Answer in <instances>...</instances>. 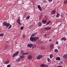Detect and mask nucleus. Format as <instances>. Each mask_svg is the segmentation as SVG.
<instances>
[{
    "label": "nucleus",
    "instance_id": "obj_1",
    "mask_svg": "<svg viewBox=\"0 0 67 67\" xmlns=\"http://www.w3.org/2000/svg\"><path fill=\"white\" fill-rule=\"evenodd\" d=\"M39 38V37H31L30 38L31 41L32 42H36Z\"/></svg>",
    "mask_w": 67,
    "mask_h": 67
},
{
    "label": "nucleus",
    "instance_id": "obj_2",
    "mask_svg": "<svg viewBox=\"0 0 67 67\" xmlns=\"http://www.w3.org/2000/svg\"><path fill=\"white\" fill-rule=\"evenodd\" d=\"M3 25H5V26H6V27L8 28L10 25V24L9 23H7V22H4L3 23Z\"/></svg>",
    "mask_w": 67,
    "mask_h": 67
},
{
    "label": "nucleus",
    "instance_id": "obj_3",
    "mask_svg": "<svg viewBox=\"0 0 67 67\" xmlns=\"http://www.w3.org/2000/svg\"><path fill=\"white\" fill-rule=\"evenodd\" d=\"M43 57V56L42 55H40L37 56V59L39 60L40 59H41V58H42V57Z\"/></svg>",
    "mask_w": 67,
    "mask_h": 67
},
{
    "label": "nucleus",
    "instance_id": "obj_4",
    "mask_svg": "<svg viewBox=\"0 0 67 67\" xmlns=\"http://www.w3.org/2000/svg\"><path fill=\"white\" fill-rule=\"evenodd\" d=\"M41 67H48V65L44 64H41L40 65Z\"/></svg>",
    "mask_w": 67,
    "mask_h": 67
},
{
    "label": "nucleus",
    "instance_id": "obj_5",
    "mask_svg": "<svg viewBox=\"0 0 67 67\" xmlns=\"http://www.w3.org/2000/svg\"><path fill=\"white\" fill-rule=\"evenodd\" d=\"M32 46H33V44L32 43L29 44L27 45V47H32Z\"/></svg>",
    "mask_w": 67,
    "mask_h": 67
},
{
    "label": "nucleus",
    "instance_id": "obj_6",
    "mask_svg": "<svg viewBox=\"0 0 67 67\" xmlns=\"http://www.w3.org/2000/svg\"><path fill=\"white\" fill-rule=\"evenodd\" d=\"M32 58V56L31 55H29L28 56V59H31Z\"/></svg>",
    "mask_w": 67,
    "mask_h": 67
},
{
    "label": "nucleus",
    "instance_id": "obj_7",
    "mask_svg": "<svg viewBox=\"0 0 67 67\" xmlns=\"http://www.w3.org/2000/svg\"><path fill=\"white\" fill-rule=\"evenodd\" d=\"M51 27H48L46 28H45L44 29V30H51Z\"/></svg>",
    "mask_w": 67,
    "mask_h": 67
},
{
    "label": "nucleus",
    "instance_id": "obj_8",
    "mask_svg": "<svg viewBox=\"0 0 67 67\" xmlns=\"http://www.w3.org/2000/svg\"><path fill=\"white\" fill-rule=\"evenodd\" d=\"M37 7L39 10H40L41 11H42V8H41V6H40V5H38L37 6Z\"/></svg>",
    "mask_w": 67,
    "mask_h": 67
},
{
    "label": "nucleus",
    "instance_id": "obj_9",
    "mask_svg": "<svg viewBox=\"0 0 67 67\" xmlns=\"http://www.w3.org/2000/svg\"><path fill=\"white\" fill-rule=\"evenodd\" d=\"M56 13V10H54L51 12V14L52 15H53V14H55Z\"/></svg>",
    "mask_w": 67,
    "mask_h": 67
},
{
    "label": "nucleus",
    "instance_id": "obj_10",
    "mask_svg": "<svg viewBox=\"0 0 67 67\" xmlns=\"http://www.w3.org/2000/svg\"><path fill=\"white\" fill-rule=\"evenodd\" d=\"M42 25V23L41 22H39L38 24V26L40 27V26H41Z\"/></svg>",
    "mask_w": 67,
    "mask_h": 67
},
{
    "label": "nucleus",
    "instance_id": "obj_11",
    "mask_svg": "<svg viewBox=\"0 0 67 67\" xmlns=\"http://www.w3.org/2000/svg\"><path fill=\"white\" fill-rule=\"evenodd\" d=\"M53 47H54V44H51L50 45V48L51 49H53Z\"/></svg>",
    "mask_w": 67,
    "mask_h": 67
},
{
    "label": "nucleus",
    "instance_id": "obj_12",
    "mask_svg": "<svg viewBox=\"0 0 67 67\" xmlns=\"http://www.w3.org/2000/svg\"><path fill=\"white\" fill-rule=\"evenodd\" d=\"M10 63V61H9V60H8L6 61L5 62V64H8L9 63Z\"/></svg>",
    "mask_w": 67,
    "mask_h": 67
},
{
    "label": "nucleus",
    "instance_id": "obj_13",
    "mask_svg": "<svg viewBox=\"0 0 67 67\" xmlns=\"http://www.w3.org/2000/svg\"><path fill=\"white\" fill-rule=\"evenodd\" d=\"M42 23H43L44 24L45 23H46L47 22V21H46V20H42Z\"/></svg>",
    "mask_w": 67,
    "mask_h": 67
},
{
    "label": "nucleus",
    "instance_id": "obj_14",
    "mask_svg": "<svg viewBox=\"0 0 67 67\" xmlns=\"http://www.w3.org/2000/svg\"><path fill=\"white\" fill-rule=\"evenodd\" d=\"M55 59L57 60H60V58L59 57H58L56 58Z\"/></svg>",
    "mask_w": 67,
    "mask_h": 67
},
{
    "label": "nucleus",
    "instance_id": "obj_15",
    "mask_svg": "<svg viewBox=\"0 0 67 67\" xmlns=\"http://www.w3.org/2000/svg\"><path fill=\"white\" fill-rule=\"evenodd\" d=\"M20 61V58H18L16 59V62L17 63H19Z\"/></svg>",
    "mask_w": 67,
    "mask_h": 67
},
{
    "label": "nucleus",
    "instance_id": "obj_16",
    "mask_svg": "<svg viewBox=\"0 0 67 67\" xmlns=\"http://www.w3.org/2000/svg\"><path fill=\"white\" fill-rule=\"evenodd\" d=\"M25 57V56H24V55H21L20 56V58L22 59V58H24V57Z\"/></svg>",
    "mask_w": 67,
    "mask_h": 67
},
{
    "label": "nucleus",
    "instance_id": "obj_17",
    "mask_svg": "<svg viewBox=\"0 0 67 67\" xmlns=\"http://www.w3.org/2000/svg\"><path fill=\"white\" fill-rule=\"evenodd\" d=\"M66 38L63 37L62 38V40H63V41H66Z\"/></svg>",
    "mask_w": 67,
    "mask_h": 67
},
{
    "label": "nucleus",
    "instance_id": "obj_18",
    "mask_svg": "<svg viewBox=\"0 0 67 67\" xmlns=\"http://www.w3.org/2000/svg\"><path fill=\"white\" fill-rule=\"evenodd\" d=\"M19 53V51H18L15 52V55H18Z\"/></svg>",
    "mask_w": 67,
    "mask_h": 67
},
{
    "label": "nucleus",
    "instance_id": "obj_19",
    "mask_svg": "<svg viewBox=\"0 0 67 67\" xmlns=\"http://www.w3.org/2000/svg\"><path fill=\"white\" fill-rule=\"evenodd\" d=\"M52 22L50 21H49L46 24V25H48L49 23H51Z\"/></svg>",
    "mask_w": 67,
    "mask_h": 67
},
{
    "label": "nucleus",
    "instance_id": "obj_20",
    "mask_svg": "<svg viewBox=\"0 0 67 67\" xmlns=\"http://www.w3.org/2000/svg\"><path fill=\"white\" fill-rule=\"evenodd\" d=\"M64 58H67V55H65L63 56Z\"/></svg>",
    "mask_w": 67,
    "mask_h": 67
},
{
    "label": "nucleus",
    "instance_id": "obj_21",
    "mask_svg": "<svg viewBox=\"0 0 67 67\" xmlns=\"http://www.w3.org/2000/svg\"><path fill=\"white\" fill-rule=\"evenodd\" d=\"M64 64V62L63 61L59 63V65H62V64Z\"/></svg>",
    "mask_w": 67,
    "mask_h": 67
},
{
    "label": "nucleus",
    "instance_id": "obj_22",
    "mask_svg": "<svg viewBox=\"0 0 67 67\" xmlns=\"http://www.w3.org/2000/svg\"><path fill=\"white\" fill-rule=\"evenodd\" d=\"M17 22H18V24H20V20L19 19H17Z\"/></svg>",
    "mask_w": 67,
    "mask_h": 67
},
{
    "label": "nucleus",
    "instance_id": "obj_23",
    "mask_svg": "<svg viewBox=\"0 0 67 67\" xmlns=\"http://www.w3.org/2000/svg\"><path fill=\"white\" fill-rule=\"evenodd\" d=\"M32 46V49H34V48H35V47H36V46L34 45H33V46Z\"/></svg>",
    "mask_w": 67,
    "mask_h": 67
},
{
    "label": "nucleus",
    "instance_id": "obj_24",
    "mask_svg": "<svg viewBox=\"0 0 67 67\" xmlns=\"http://www.w3.org/2000/svg\"><path fill=\"white\" fill-rule=\"evenodd\" d=\"M35 36V35L34 34H32V35H31V36L32 37H34Z\"/></svg>",
    "mask_w": 67,
    "mask_h": 67
},
{
    "label": "nucleus",
    "instance_id": "obj_25",
    "mask_svg": "<svg viewBox=\"0 0 67 67\" xmlns=\"http://www.w3.org/2000/svg\"><path fill=\"white\" fill-rule=\"evenodd\" d=\"M54 52H56V53H58V50L57 49H56L54 50Z\"/></svg>",
    "mask_w": 67,
    "mask_h": 67
},
{
    "label": "nucleus",
    "instance_id": "obj_26",
    "mask_svg": "<svg viewBox=\"0 0 67 67\" xmlns=\"http://www.w3.org/2000/svg\"><path fill=\"white\" fill-rule=\"evenodd\" d=\"M3 35H4V34H0V36L2 37L3 36Z\"/></svg>",
    "mask_w": 67,
    "mask_h": 67
},
{
    "label": "nucleus",
    "instance_id": "obj_27",
    "mask_svg": "<svg viewBox=\"0 0 67 67\" xmlns=\"http://www.w3.org/2000/svg\"><path fill=\"white\" fill-rule=\"evenodd\" d=\"M41 48L42 49H45V46H42L41 47Z\"/></svg>",
    "mask_w": 67,
    "mask_h": 67
},
{
    "label": "nucleus",
    "instance_id": "obj_28",
    "mask_svg": "<svg viewBox=\"0 0 67 67\" xmlns=\"http://www.w3.org/2000/svg\"><path fill=\"white\" fill-rule=\"evenodd\" d=\"M30 16H27L26 18V19L27 20H28V19H30Z\"/></svg>",
    "mask_w": 67,
    "mask_h": 67
},
{
    "label": "nucleus",
    "instance_id": "obj_29",
    "mask_svg": "<svg viewBox=\"0 0 67 67\" xmlns=\"http://www.w3.org/2000/svg\"><path fill=\"white\" fill-rule=\"evenodd\" d=\"M47 60L48 61V62H51V60L49 58H48L47 59Z\"/></svg>",
    "mask_w": 67,
    "mask_h": 67
},
{
    "label": "nucleus",
    "instance_id": "obj_30",
    "mask_svg": "<svg viewBox=\"0 0 67 67\" xmlns=\"http://www.w3.org/2000/svg\"><path fill=\"white\" fill-rule=\"evenodd\" d=\"M11 27H12V25H10L9 27L8 28V29H11Z\"/></svg>",
    "mask_w": 67,
    "mask_h": 67
},
{
    "label": "nucleus",
    "instance_id": "obj_31",
    "mask_svg": "<svg viewBox=\"0 0 67 67\" xmlns=\"http://www.w3.org/2000/svg\"><path fill=\"white\" fill-rule=\"evenodd\" d=\"M50 58H53V54H51L50 55Z\"/></svg>",
    "mask_w": 67,
    "mask_h": 67
},
{
    "label": "nucleus",
    "instance_id": "obj_32",
    "mask_svg": "<svg viewBox=\"0 0 67 67\" xmlns=\"http://www.w3.org/2000/svg\"><path fill=\"white\" fill-rule=\"evenodd\" d=\"M64 4H66L67 3V0L65 1L64 2Z\"/></svg>",
    "mask_w": 67,
    "mask_h": 67
},
{
    "label": "nucleus",
    "instance_id": "obj_33",
    "mask_svg": "<svg viewBox=\"0 0 67 67\" xmlns=\"http://www.w3.org/2000/svg\"><path fill=\"white\" fill-rule=\"evenodd\" d=\"M42 41H39V44H42Z\"/></svg>",
    "mask_w": 67,
    "mask_h": 67
},
{
    "label": "nucleus",
    "instance_id": "obj_34",
    "mask_svg": "<svg viewBox=\"0 0 67 67\" xmlns=\"http://www.w3.org/2000/svg\"><path fill=\"white\" fill-rule=\"evenodd\" d=\"M23 29V26H22V27H21L20 28V29L21 30H22Z\"/></svg>",
    "mask_w": 67,
    "mask_h": 67
},
{
    "label": "nucleus",
    "instance_id": "obj_35",
    "mask_svg": "<svg viewBox=\"0 0 67 67\" xmlns=\"http://www.w3.org/2000/svg\"><path fill=\"white\" fill-rule=\"evenodd\" d=\"M15 56H16V55H15V53H14L13 54V55L12 57H14Z\"/></svg>",
    "mask_w": 67,
    "mask_h": 67
},
{
    "label": "nucleus",
    "instance_id": "obj_36",
    "mask_svg": "<svg viewBox=\"0 0 67 67\" xmlns=\"http://www.w3.org/2000/svg\"><path fill=\"white\" fill-rule=\"evenodd\" d=\"M47 2H46V1H43V3H44V4H45V3H46Z\"/></svg>",
    "mask_w": 67,
    "mask_h": 67
},
{
    "label": "nucleus",
    "instance_id": "obj_37",
    "mask_svg": "<svg viewBox=\"0 0 67 67\" xmlns=\"http://www.w3.org/2000/svg\"><path fill=\"white\" fill-rule=\"evenodd\" d=\"M11 67V65L9 64L7 65V67Z\"/></svg>",
    "mask_w": 67,
    "mask_h": 67
},
{
    "label": "nucleus",
    "instance_id": "obj_38",
    "mask_svg": "<svg viewBox=\"0 0 67 67\" xmlns=\"http://www.w3.org/2000/svg\"><path fill=\"white\" fill-rule=\"evenodd\" d=\"M23 53H24V51L23 50L21 52V54Z\"/></svg>",
    "mask_w": 67,
    "mask_h": 67
},
{
    "label": "nucleus",
    "instance_id": "obj_39",
    "mask_svg": "<svg viewBox=\"0 0 67 67\" xmlns=\"http://www.w3.org/2000/svg\"><path fill=\"white\" fill-rule=\"evenodd\" d=\"M42 15H43V14L42 13H41L40 15V17H42Z\"/></svg>",
    "mask_w": 67,
    "mask_h": 67
},
{
    "label": "nucleus",
    "instance_id": "obj_40",
    "mask_svg": "<svg viewBox=\"0 0 67 67\" xmlns=\"http://www.w3.org/2000/svg\"><path fill=\"white\" fill-rule=\"evenodd\" d=\"M28 54H29V53H25V55H28Z\"/></svg>",
    "mask_w": 67,
    "mask_h": 67
},
{
    "label": "nucleus",
    "instance_id": "obj_41",
    "mask_svg": "<svg viewBox=\"0 0 67 67\" xmlns=\"http://www.w3.org/2000/svg\"><path fill=\"white\" fill-rule=\"evenodd\" d=\"M63 14H62L61 15V17H62V18H63Z\"/></svg>",
    "mask_w": 67,
    "mask_h": 67
},
{
    "label": "nucleus",
    "instance_id": "obj_42",
    "mask_svg": "<svg viewBox=\"0 0 67 67\" xmlns=\"http://www.w3.org/2000/svg\"><path fill=\"white\" fill-rule=\"evenodd\" d=\"M48 1H49V2H52V1H53L52 0H48Z\"/></svg>",
    "mask_w": 67,
    "mask_h": 67
},
{
    "label": "nucleus",
    "instance_id": "obj_43",
    "mask_svg": "<svg viewBox=\"0 0 67 67\" xmlns=\"http://www.w3.org/2000/svg\"><path fill=\"white\" fill-rule=\"evenodd\" d=\"M57 67H63L61 65H58L57 66Z\"/></svg>",
    "mask_w": 67,
    "mask_h": 67
},
{
    "label": "nucleus",
    "instance_id": "obj_44",
    "mask_svg": "<svg viewBox=\"0 0 67 67\" xmlns=\"http://www.w3.org/2000/svg\"><path fill=\"white\" fill-rule=\"evenodd\" d=\"M19 24L20 25V26H21V25H22V23H19V24Z\"/></svg>",
    "mask_w": 67,
    "mask_h": 67
},
{
    "label": "nucleus",
    "instance_id": "obj_45",
    "mask_svg": "<svg viewBox=\"0 0 67 67\" xmlns=\"http://www.w3.org/2000/svg\"><path fill=\"white\" fill-rule=\"evenodd\" d=\"M56 44H58V42L57 41L56 42Z\"/></svg>",
    "mask_w": 67,
    "mask_h": 67
},
{
    "label": "nucleus",
    "instance_id": "obj_46",
    "mask_svg": "<svg viewBox=\"0 0 67 67\" xmlns=\"http://www.w3.org/2000/svg\"><path fill=\"white\" fill-rule=\"evenodd\" d=\"M25 37V35H23V38H24V37Z\"/></svg>",
    "mask_w": 67,
    "mask_h": 67
},
{
    "label": "nucleus",
    "instance_id": "obj_47",
    "mask_svg": "<svg viewBox=\"0 0 67 67\" xmlns=\"http://www.w3.org/2000/svg\"><path fill=\"white\" fill-rule=\"evenodd\" d=\"M21 54L22 55H25V53H23Z\"/></svg>",
    "mask_w": 67,
    "mask_h": 67
},
{
    "label": "nucleus",
    "instance_id": "obj_48",
    "mask_svg": "<svg viewBox=\"0 0 67 67\" xmlns=\"http://www.w3.org/2000/svg\"><path fill=\"white\" fill-rule=\"evenodd\" d=\"M57 15H59V16H60V14H59L58 13H57Z\"/></svg>",
    "mask_w": 67,
    "mask_h": 67
},
{
    "label": "nucleus",
    "instance_id": "obj_49",
    "mask_svg": "<svg viewBox=\"0 0 67 67\" xmlns=\"http://www.w3.org/2000/svg\"><path fill=\"white\" fill-rule=\"evenodd\" d=\"M47 35L46 34H45V35H44V37H46Z\"/></svg>",
    "mask_w": 67,
    "mask_h": 67
},
{
    "label": "nucleus",
    "instance_id": "obj_50",
    "mask_svg": "<svg viewBox=\"0 0 67 67\" xmlns=\"http://www.w3.org/2000/svg\"><path fill=\"white\" fill-rule=\"evenodd\" d=\"M34 34H35V35H36L37 34V33H34Z\"/></svg>",
    "mask_w": 67,
    "mask_h": 67
},
{
    "label": "nucleus",
    "instance_id": "obj_51",
    "mask_svg": "<svg viewBox=\"0 0 67 67\" xmlns=\"http://www.w3.org/2000/svg\"><path fill=\"white\" fill-rule=\"evenodd\" d=\"M56 17L57 18H58L59 17V16H58V15H57Z\"/></svg>",
    "mask_w": 67,
    "mask_h": 67
},
{
    "label": "nucleus",
    "instance_id": "obj_52",
    "mask_svg": "<svg viewBox=\"0 0 67 67\" xmlns=\"http://www.w3.org/2000/svg\"><path fill=\"white\" fill-rule=\"evenodd\" d=\"M33 25H32L30 26V27H33Z\"/></svg>",
    "mask_w": 67,
    "mask_h": 67
},
{
    "label": "nucleus",
    "instance_id": "obj_53",
    "mask_svg": "<svg viewBox=\"0 0 67 67\" xmlns=\"http://www.w3.org/2000/svg\"><path fill=\"white\" fill-rule=\"evenodd\" d=\"M52 40V39H50L49 40V42H51V41Z\"/></svg>",
    "mask_w": 67,
    "mask_h": 67
},
{
    "label": "nucleus",
    "instance_id": "obj_54",
    "mask_svg": "<svg viewBox=\"0 0 67 67\" xmlns=\"http://www.w3.org/2000/svg\"><path fill=\"white\" fill-rule=\"evenodd\" d=\"M42 17H40L39 18V19H42Z\"/></svg>",
    "mask_w": 67,
    "mask_h": 67
},
{
    "label": "nucleus",
    "instance_id": "obj_55",
    "mask_svg": "<svg viewBox=\"0 0 67 67\" xmlns=\"http://www.w3.org/2000/svg\"><path fill=\"white\" fill-rule=\"evenodd\" d=\"M60 47H58V49H59V48H60Z\"/></svg>",
    "mask_w": 67,
    "mask_h": 67
},
{
    "label": "nucleus",
    "instance_id": "obj_56",
    "mask_svg": "<svg viewBox=\"0 0 67 67\" xmlns=\"http://www.w3.org/2000/svg\"><path fill=\"white\" fill-rule=\"evenodd\" d=\"M52 48H51L50 49H49V50H52Z\"/></svg>",
    "mask_w": 67,
    "mask_h": 67
}]
</instances>
